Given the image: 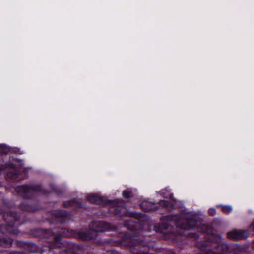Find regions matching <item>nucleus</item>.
Instances as JSON below:
<instances>
[{
    "label": "nucleus",
    "mask_w": 254,
    "mask_h": 254,
    "mask_svg": "<svg viewBox=\"0 0 254 254\" xmlns=\"http://www.w3.org/2000/svg\"><path fill=\"white\" fill-rule=\"evenodd\" d=\"M232 207L230 205H224L222 206L223 212L225 213H229L232 211Z\"/></svg>",
    "instance_id": "9d476101"
},
{
    "label": "nucleus",
    "mask_w": 254,
    "mask_h": 254,
    "mask_svg": "<svg viewBox=\"0 0 254 254\" xmlns=\"http://www.w3.org/2000/svg\"><path fill=\"white\" fill-rule=\"evenodd\" d=\"M189 214L184 215L182 218H184V222L180 224L179 222L177 224V226L183 229H190L194 227L195 221L192 218H190Z\"/></svg>",
    "instance_id": "7ed1b4c3"
},
{
    "label": "nucleus",
    "mask_w": 254,
    "mask_h": 254,
    "mask_svg": "<svg viewBox=\"0 0 254 254\" xmlns=\"http://www.w3.org/2000/svg\"><path fill=\"white\" fill-rule=\"evenodd\" d=\"M142 210L144 211H151L155 209V204L148 201H143L140 205Z\"/></svg>",
    "instance_id": "39448f33"
},
{
    "label": "nucleus",
    "mask_w": 254,
    "mask_h": 254,
    "mask_svg": "<svg viewBox=\"0 0 254 254\" xmlns=\"http://www.w3.org/2000/svg\"><path fill=\"white\" fill-rule=\"evenodd\" d=\"M229 238L234 240H241L246 238L245 232L241 230H233L227 233Z\"/></svg>",
    "instance_id": "20e7f679"
},
{
    "label": "nucleus",
    "mask_w": 254,
    "mask_h": 254,
    "mask_svg": "<svg viewBox=\"0 0 254 254\" xmlns=\"http://www.w3.org/2000/svg\"><path fill=\"white\" fill-rule=\"evenodd\" d=\"M3 217L5 221L7 222V224L4 226H1L0 228L3 233L8 232L10 233L16 234L17 233V230L14 228L13 222L16 221L19 219V216L15 213L10 212L5 213Z\"/></svg>",
    "instance_id": "f257e3e1"
},
{
    "label": "nucleus",
    "mask_w": 254,
    "mask_h": 254,
    "mask_svg": "<svg viewBox=\"0 0 254 254\" xmlns=\"http://www.w3.org/2000/svg\"><path fill=\"white\" fill-rule=\"evenodd\" d=\"M12 240L11 239H5L0 236V246L4 247H8L11 246Z\"/></svg>",
    "instance_id": "0eeeda50"
},
{
    "label": "nucleus",
    "mask_w": 254,
    "mask_h": 254,
    "mask_svg": "<svg viewBox=\"0 0 254 254\" xmlns=\"http://www.w3.org/2000/svg\"><path fill=\"white\" fill-rule=\"evenodd\" d=\"M87 199L90 202L94 204H101L102 202V198L94 194L88 195Z\"/></svg>",
    "instance_id": "423d86ee"
},
{
    "label": "nucleus",
    "mask_w": 254,
    "mask_h": 254,
    "mask_svg": "<svg viewBox=\"0 0 254 254\" xmlns=\"http://www.w3.org/2000/svg\"><path fill=\"white\" fill-rule=\"evenodd\" d=\"M130 191L128 190H126L123 192V195L124 197L126 198H128L130 197Z\"/></svg>",
    "instance_id": "f8f14e48"
},
{
    "label": "nucleus",
    "mask_w": 254,
    "mask_h": 254,
    "mask_svg": "<svg viewBox=\"0 0 254 254\" xmlns=\"http://www.w3.org/2000/svg\"><path fill=\"white\" fill-rule=\"evenodd\" d=\"M209 214L211 216H214L216 213V211L215 208H211L208 210Z\"/></svg>",
    "instance_id": "ddd939ff"
},
{
    "label": "nucleus",
    "mask_w": 254,
    "mask_h": 254,
    "mask_svg": "<svg viewBox=\"0 0 254 254\" xmlns=\"http://www.w3.org/2000/svg\"><path fill=\"white\" fill-rule=\"evenodd\" d=\"M60 212V213L62 214V216H64V215L65 214V213H64V212H61V211H60V212Z\"/></svg>",
    "instance_id": "dca6fc26"
},
{
    "label": "nucleus",
    "mask_w": 254,
    "mask_h": 254,
    "mask_svg": "<svg viewBox=\"0 0 254 254\" xmlns=\"http://www.w3.org/2000/svg\"><path fill=\"white\" fill-rule=\"evenodd\" d=\"M172 195V194H170L169 197H171V195Z\"/></svg>",
    "instance_id": "6ab92c4d"
},
{
    "label": "nucleus",
    "mask_w": 254,
    "mask_h": 254,
    "mask_svg": "<svg viewBox=\"0 0 254 254\" xmlns=\"http://www.w3.org/2000/svg\"><path fill=\"white\" fill-rule=\"evenodd\" d=\"M159 204L160 205L165 207L167 208H169L171 206V204L168 201L166 200H161L159 202Z\"/></svg>",
    "instance_id": "9b49d317"
},
{
    "label": "nucleus",
    "mask_w": 254,
    "mask_h": 254,
    "mask_svg": "<svg viewBox=\"0 0 254 254\" xmlns=\"http://www.w3.org/2000/svg\"><path fill=\"white\" fill-rule=\"evenodd\" d=\"M92 228L94 229L91 233L87 234L84 239L91 240L95 239L97 236V232H104L108 230V226L107 224L102 222H94L92 224Z\"/></svg>",
    "instance_id": "f03ea898"
},
{
    "label": "nucleus",
    "mask_w": 254,
    "mask_h": 254,
    "mask_svg": "<svg viewBox=\"0 0 254 254\" xmlns=\"http://www.w3.org/2000/svg\"><path fill=\"white\" fill-rule=\"evenodd\" d=\"M33 189L28 186H23L20 187L17 191H22L23 193H26L32 191Z\"/></svg>",
    "instance_id": "1a4fd4ad"
},
{
    "label": "nucleus",
    "mask_w": 254,
    "mask_h": 254,
    "mask_svg": "<svg viewBox=\"0 0 254 254\" xmlns=\"http://www.w3.org/2000/svg\"><path fill=\"white\" fill-rule=\"evenodd\" d=\"M218 249H221V245H218Z\"/></svg>",
    "instance_id": "f3484780"
},
{
    "label": "nucleus",
    "mask_w": 254,
    "mask_h": 254,
    "mask_svg": "<svg viewBox=\"0 0 254 254\" xmlns=\"http://www.w3.org/2000/svg\"><path fill=\"white\" fill-rule=\"evenodd\" d=\"M118 201H119V202H120V204L119 205V206H120H120H121V205H121V203H123V200H118Z\"/></svg>",
    "instance_id": "2eb2a0df"
},
{
    "label": "nucleus",
    "mask_w": 254,
    "mask_h": 254,
    "mask_svg": "<svg viewBox=\"0 0 254 254\" xmlns=\"http://www.w3.org/2000/svg\"><path fill=\"white\" fill-rule=\"evenodd\" d=\"M62 234L63 235H64V236H67V235H66V234H65L62 233Z\"/></svg>",
    "instance_id": "a211bd4d"
},
{
    "label": "nucleus",
    "mask_w": 254,
    "mask_h": 254,
    "mask_svg": "<svg viewBox=\"0 0 254 254\" xmlns=\"http://www.w3.org/2000/svg\"><path fill=\"white\" fill-rule=\"evenodd\" d=\"M28 251L30 253H40L41 252L40 249L38 246L33 243H31L28 245Z\"/></svg>",
    "instance_id": "6e6552de"
},
{
    "label": "nucleus",
    "mask_w": 254,
    "mask_h": 254,
    "mask_svg": "<svg viewBox=\"0 0 254 254\" xmlns=\"http://www.w3.org/2000/svg\"><path fill=\"white\" fill-rule=\"evenodd\" d=\"M9 254H25L21 253L20 252H13V253H10Z\"/></svg>",
    "instance_id": "4468645a"
}]
</instances>
